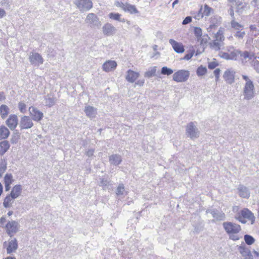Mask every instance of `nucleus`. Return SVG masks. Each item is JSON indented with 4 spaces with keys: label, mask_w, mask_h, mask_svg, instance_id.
I'll use <instances>...</instances> for the list:
<instances>
[{
    "label": "nucleus",
    "mask_w": 259,
    "mask_h": 259,
    "mask_svg": "<svg viewBox=\"0 0 259 259\" xmlns=\"http://www.w3.org/2000/svg\"><path fill=\"white\" fill-rule=\"evenodd\" d=\"M100 182L99 185L102 187L104 190L110 189L111 185L110 181L107 179L101 178L100 179Z\"/></svg>",
    "instance_id": "obj_33"
},
{
    "label": "nucleus",
    "mask_w": 259,
    "mask_h": 259,
    "mask_svg": "<svg viewBox=\"0 0 259 259\" xmlns=\"http://www.w3.org/2000/svg\"><path fill=\"white\" fill-rule=\"evenodd\" d=\"M240 56L243 63H246L247 61H252L254 59H259V57L255 56L253 52L247 51L243 52L240 51Z\"/></svg>",
    "instance_id": "obj_12"
},
{
    "label": "nucleus",
    "mask_w": 259,
    "mask_h": 259,
    "mask_svg": "<svg viewBox=\"0 0 259 259\" xmlns=\"http://www.w3.org/2000/svg\"><path fill=\"white\" fill-rule=\"evenodd\" d=\"M217 26L214 24H211V25H210L209 27L208 28V29L211 30L212 29L214 28Z\"/></svg>",
    "instance_id": "obj_64"
},
{
    "label": "nucleus",
    "mask_w": 259,
    "mask_h": 259,
    "mask_svg": "<svg viewBox=\"0 0 259 259\" xmlns=\"http://www.w3.org/2000/svg\"><path fill=\"white\" fill-rule=\"evenodd\" d=\"M117 66V63L114 61H106L103 65V70L106 72L114 70Z\"/></svg>",
    "instance_id": "obj_20"
},
{
    "label": "nucleus",
    "mask_w": 259,
    "mask_h": 259,
    "mask_svg": "<svg viewBox=\"0 0 259 259\" xmlns=\"http://www.w3.org/2000/svg\"><path fill=\"white\" fill-rule=\"evenodd\" d=\"M193 55L194 52H191L190 53L187 54L184 56L183 59L186 60H189L193 57Z\"/></svg>",
    "instance_id": "obj_57"
},
{
    "label": "nucleus",
    "mask_w": 259,
    "mask_h": 259,
    "mask_svg": "<svg viewBox=\"0 0 259 259\" xmlns=\"http://www.w3.org/2000/svg\"><path fill=\"white\" fill-rule=\"evenodd\" d=\"M169 42L176 53L180 54L184 52L185 49L182 43L179 42L172 39H170Z\"/></svg>",
    "instance_id": "obj_15"
},
{
    "label": "nucleus",
    "mask_w": 259,
    "mask_h": 259,
    "mask_svg": "<svg viewBox=\"0 0 259 259\" xmlns=\"http://www.w3.org/2000/svg\"><path fill=\"white\" fill-rule=\"evenodd\" d=\"M207 72V69L206 67L202 66V65L199 66L197 70V75L199 76L204 75Z\"/></svg>",
    "instance_id": "obj_45"
},
{
    "label": "nucleus",
    "mask_w": 259,
    "mask_h": 259,
    "mask_svg": "<svg viewBox=\"0 0 259 259\" xmlns=\"http://www.w3.org/2000/svg\"><path fill=\"white\" fill-rule=\"evenodd\" d=\"M9 113V108L6 105H2L0 107V113L3 119L5 118Z\"/></svg>",
    "instance_id": "obj_34"
},
{
    "label": "nucleus",
    "mask_w": 259,
    "mask_h": 259,
    "mask_svg": "<svg viewBox=\"0 0 259 259\" xmlns=\"http://www.w3.org/2000/svg\"><path fill=\"white\" fill-rule=\"evenodd\" d=\"M139 76L140 73L139 72L129 69L126 72L125 79L128 82L133 83L137 80Z\"/></svg>",
    "instance_id": "obj_17"
},
{
    "label": "nucleus",
    "mask_w": 259,
    "mask_h": 259,
    "mask_svg": "<svg viewBox=\"0 0 259 259\" xmlns=\"http://www.w3.org/2000/svg\"><path fill=\"white\" fill-rule=\"evenodd\" d=\"M219 56L223 59L226 60H230V57H229V53H226L224 52H220L219 53Z\"/></svg>",
    "instance_id": "obj_51"
},
{
    "label": "nucleus",
    "mask_w": 259,
    "mask_h": 259,
    "mask_svg": "<svg viewBox=\"0 0 259 259\" xmlns=\"http://www.w3.org/2000/svg\"><path fill=\"white\" fill-rule=\"evenodd\" d=\"M210 47L215 50L219 51L221 48V44L219 41L213 40L212 42L209 44Z\"/></svg>",
    "instance_id": "obj_40"
},
{
    "label": "nucleus",
    "mask_w": 259,
    "mask_h": 259,
    "mask_svg": "<svg viewBox=\"0 0 259 259\" xmlns=\"http://www.w3.org/2000/svg\"><path fill=\"white\" fill-rule=\"evenodd\" d=\"M228 51L229 57L231 60H236L238 55H240V50L235 49L233 47H230L229 49H227Z\"/></svg>",
    "instance_id": "obj_25"
},
{
    "label": "nucleus",
    "mask_w": 259,
    "mask_h": 259,
    "mask_svg": "<svg viewBox=\"0 0 259 259\" xmlns=\"http://www.w3.org/2000/svg\"><path fill=\"white\" fill-rule=\"evenodd\" d=\"M230 24L231 27L236 31L242 30L244 28V26L238 22H236L235 19L231 20Z\"/></svg>",
    "instance_id": "obj_37"
},
{
    "label": "nucleus",
    "mask_w": 259,
    "mask_h": 259,
    "mask_svg": "<svg viewBox=\"0 0 259 259\" xmlns=\"http://www.w3.org/2000/svg\"><path fill=\"white\" fill-rule=\"evenodd\" d=\"M157 70L156 66H152L148 69V70L145 72L144 76L145 77L150 78L152 76H155Z\"/></svg>",
    "instance_id": "obj_35"
},
{
    "label": "nucleus",
    "mask_w": 259,
    "mask_h": 259,
    "mask_svg": "<svg viewBox=\"0 0 259 259\" xmlns=\"http://www.w3.org/2000/svg\"><path fill=\"white\" fill-rule=\"evenodd\" d=\"M18 247L17 240L15 238L12 239L9 242V245L7 248V251L8 254L15 251Z\"/></svg>",
    "instance_id": "obj_24"
},
{
    "label": "nucleus",
    "mask_w": 259,
    "mask_h": 259,
    "mask_svg": "<svg viewBox=\"0 0 259 259\" xmlns=\"http://www.w3.org/2000/svg\"><path fill=\"white\" fill-rule=\"evenodd\" d=\"M73 3L81 12H88L93 7L92 0H75Z\"/></svg>",
    "instance_id": "obj_3"
},
{
    "label": "nucleus",
    "mask_w": 259,
    "mask_h": 259,
    "mask_svg": "<svg viewBox=\"0 0 259 259\" xmlns=\"http://www.w3.org/2000/svg\"><path fill=\"white\" fill-rule=\"evenodd\" d=\"M242 218H246L251 221V224H253L255 221V217L254 214L247 208H244L237 214Z\"/></svg>",
    "instance_id": "obj_13"
},
{
    "label": "nucleus",
    "mask_w": 259,
    "mask_h": 259,
    "mask_svg": "<svg viewBox=\"0 0 259 259\" xmlns=\"http://www.w3.org/2000/svg\"><path fill=\"white\" fill-rule=\"evenodd\" d=\"M5 190L6 191H8L10 190V185L11 184H5Z\"/></svg>",
    "instance_id": "obj_62"
},
{
    "label": "nucleus",
    "mask_w": 259,
    "mask_h": 259,
    "mask_svg": "<svg viewBox=\"0 0 259 259\" xmlns=\"http://www.w3.org/2000/svg\"><path fill=\"white\" fill-rule=\"evenodd\" d=\"M7 233L11 236L12 234L16 233L19 228L18 223L15 221L9 222L5 226Z\"/></svg>",
    "instance_id": "obj_11"
},
{
    "label": "nucleus",
    "mask_w": 259,
    "mask_h": 259,
    "mask_svg": "<svg viewBox=\"0 0 259 259\" xmlns=\"http://www.w3.org/2000/svg\"><path fill=\"white\" fill-rule=\"evenodd\" d=\"M124 192V187L123 184H120L118 187L117 188L116 191V194L117 195H122L123 194V192Z\"/></svg>",
    "instance_id": "obj_50"
},
{
    "label": "nucleus",
    "mask_w": 259,
    "mask_h": 259,
    "mask_svg": "<svg viewBox=\"0 0 259 259\" xmlns=\"http://www.w3.org/2000/svg\"><path fill=\"white\" fill-rule=\"evenodd\" d=\"M206 213H210L212 217L218 221L223 220L225 218V214L216 210H207Z\"/></svg>",
    "instance_id": "obj_26"
},
{
    "label": "nucleus",
    "mask_w": 259,
    "mask_h": 259,
    "mask_svg": "<svg viewBox=\"0 0 259 259\" xmlns=\"http://www.w3.org/2000/svg\"><path fill=\"white\" fill-rule=\"evenodd\" d=\"M145 82L144 79H139L135 82L134 87L135 88L137 85L142 87L144 85Z\"/></svg>",
    "instance_id": "obj_55"
},
{
    "label": "nucleus",
    "mask_w": 259,
    "mask_h": 259,
    "mask_svg": "<svg viewBox=\"0 0 259 259\" xmlns=\"http://www.w3.org/2000/svg\"><path fill=\"white\" fill-rule=\"evenodd\" d=\"M33 126V123L32 119L28 116H23L20 120L19 126L21 130H26L32 127Z\"/></svg>",
    "instance_id": "obj_9"
},
{
    "label": "nucleus",
    "mask_w": 259,
    "mask_h": 259,
    "mask_svg": "<svg viewBox=\"0 0 259 259\" xmlns=\"http://www.w3.org/2000/svg\"><path fill=\"white\" fill-rule=\"evenodd\" d=\"M220 72H221V70L219 68H217V69H215L214 71H213V74L215 76L216 81H218L219 80Z\"/></svg>",
    "instance_id": "obj_52"
},
{
    "label": "nucleus",
    "mask_w": 259,
    "mask_h": 259,
    "mask_svg": "<svg viewBox=\"0 0 259 259\" xmlns=\"http://www.w3.org/2000/svg\"><path fill=\"white\" fill-rule=\"evenodd\" d=\"M110 19L121 22H124L125 19L121 18V15L119 13H110L108 15Z\"/></svg>",
    "instance_id": "obj_36"
},
{
    "label": "nucleus",
    "mask_w": 259,
    "mask_h": 259,
    "mask_svg": "<svg viewBox=\"0 0 259 259\" xmlns=\"http://www.w3.org/2000/svg\"><path fill=\"white\" fill-rule=\"evenodd\" d=\"M251 65L255 71L259 73V61L257 59H254L251 61Z\"/></svg>",
    "instance_id": "obj_43"
},
{
    "label": "nucleus",
    "mask_w": 259,
    "mask_h": 259,
    "mask_svg": "<svg viewBox=\"0 0 259 259\" xmlns=\"http://www.w3.org/2000/svg\"><path fill=\"white\" fill-rule=\"evenodd\" d=\"M18 109L22 113H25L27 111V106L23 102H20L18 103Z\"/></svg>",
    "instance_id": "obj_47"
},
{
    "label": "nucleus",
    "mask_w": 259,
    "mask_h": 259,
    "mask_svg": "<svg viewBox=\"0 0 259 259\" xmlns=\"http://www.w3.org/2000/svg\"><path fill=\"white\" fill-rule=\"evenodd\" d=\"M192 21V17L190 16L186 17L183 20L182 24L183 25H186L190 23Z\"/></svg>",
    "instance_id": "obj_54"
},
{
    "label": "nucleus",
    "mask_w": 259,
    "mask_h": 259,
    "mask_svg": "<svg viewBox=\"0 0 259 259\" xmlns=\"http://www.w3.org/2000/svg\"><path fill=\"white\" fill-rule=\"evenodd\" d=\"M6 15V11L3 9L0 8V19L3 18Z\"/></svg>",
    "instance_id": "obj_61"
},
{
    "label": "nucleus",
    "mask_w": 259,
    "mask_h": 259,
    "mask_svg": "<svg viewBox=\"0 0 259 259\" xmlns=\"http://www.w3.org/2000/svg\"><path fill=\"white\" fill-rule=\"evenodd\" d=\"M28 111L32 120L35 121H40L44 117V113L35 107L30 106Z\"/></svg>",
    "instance_id": "obj_8"
},
{
    "label": "nucleus",
    "mask_w": 259,
    "mask_h": 259,
    "mask_svg": "<svg viewBox=\"0 0 259 259\" xmlns=\"http://www.w3.org/2000/svg\"><path fill=\"white\" fill-rule=\"evenodd\" d=\"M116 28L111 24L107 23L102 27V31L104 35L106 36H112L116 32Z\"/></svg>",
    "instance_id": "obj_14"
},
{
    "label": "nucleus",
    "mask_w": 259,
    "mask_h": 259,
    "mask_svg": "<svg viewBox=\"0 0 259 259\" xmlns=\"http://www.w3.org/2000/svg\"><path fill=\"white\" fill-rule=\"evenodd\" d=\"M6 222V218L4 217H2L0 219V226L3 227L5 225Z\"/></svg>",
    "instance_id": "obj_60"
},
{
    "label": "nucleus",
    "mask_w": 259,
    "mask_h": 259,
    "mask_svg": "<svg viewBox=\"0 0 259 259\" xmlns=\"http://www.w3.org/2000/svg\"><path fill=\"white\" fill-rule=\"evenodd\" d=\"M245 35V31L242 30L236 31V33L234 34V36L238 39H243Z\"/></svg>",
    "instance_id": "obj_48"
},
{
    "label": "nucleus",
    "mask_w": 259,
    "mask_h": 259,
    "mask_svg": "<svg viewBox=\"0 0 259 259\" xmlns=\"http://www.w3.org/2000/svg\"><path fill=\"white\" fill-rule=\"evenodd\" d=\"M21 191V186L20 185H16L13 188L10 194L13 196V198H17L20 195Z\"/></svg>",
    "instance_id": "obj_30"
},
{
    "label": "nucleus",
    "mask_w": 259,
    "mask_h": 259,
    "mask_svg": "<svg viewBox=\"0 0 259 259\" xmlns=\"http://www.w3.org/2000/svg\"><path fill=\"white\" fill-rule=\"evenodd\" d=\"M116 6L121 8L124 12H128L131 14L139 13V11L135 5H131L127 2L125 3H118Z\"/></svg>",
    "instance_id": "obj_10"
},
{
    "label": "nucleus",
    "mask_w": 259,
    "mask_h": 259,
    "mask_svg": "<svg viewBox=\"0 0 259 259\" xmlns=\"http://www.w3.org/2000/svg\"><path fill=\"white\" fill-rule=\"evenodd\" d=\"M230 2L235 3L237 6V11L241 12L245 9L247 4L244 2V0H229Z\"/></svg>",
    "instance_id": "obj_28"
},
{
    "label": "nucleus",
    "mask_w": 259,
    "mask_h": 259,
    "mask_svg": "<svg viewBox=\"0 0 259 259\" xmlns=\"http://www.w3.org/2000/svg\"><path fill=\"white\" fill-rule=\"evenodd\" d=\"M218 65V63L215 61H212L208 63V67L210 69L215 68Z\"/></svg>",
    "instance_id": "obj_53"
},
{
    "label": "nucleus",
    "mask_w": 259,
    "mask_h": 259,
    "mask_svg": "<svg viewBox=\"0 0 259 259\" xmlns=\"http://www.w3.org/2000/svg\"><path fill=\"white\" fill-rule=\"evenodd\" d=\"M235 72L230 69L227 70L223 74V78L229 84H232L234 81Z\"/></svg>",
    "instance_id": "obj_21"
},
{
    "label": "nucleus",
    "mask_w": 259,
    "mask_h": 259,
    "mask_svg": "<svg viewBox=\"0 0 259 259\" xmlns=\"http://www.w3.org/2000/svg\"><path fill=\"white\" fill-rule=\"evenodd\" d=\"M94 150L93 149H89L85 153V154L89 157L93 156Z\"/></svg>",
    "instance_id": "obj_58"
},
{
    "label": "nucleus",
    "mask_w": 259,
    "mask_h": 259,
    "mask_svg": "<svg viewBox=\"0 0 259 259\" xmlns=\"http://www.w3.org/2000/svg\"><path fill=\"white\" fill-rule=\"evenodd\" d=\"M228 13H229L230 15L231 16V20H235V18L234 17V11H233V9L232 8H231L229 11H228Z\"/></svg>",
    "instance_id": "obj_59"
},
{
    "label": "nucleus",
    "mask_w": 259,
    "mask_h": 259,
    "mask_svg": "<svg viewBox=\"0 0 259 259\" xmlns=\"http://www.w3.org/2000/svg\"><path fill=\"white\" fill-rule=\"evenodd\" d=\"M213 12V9L209 7L208 5H205L203 8H201L200 10L199 13L198 15V17H201V18L204 16H209Z\"/></svg>",
    "instance_id": "obj_22"
},
{
    "label": "nucleus",
    "mask_w": 259,
    "mask_h": 259,
    "mask_svg": "<svg viewBox=\"0 0 259 259\" xmlns=\"http://www.w3.org/2000/svg\"><path fill=\"white\" fill-rule=\"evenodd\" d=\"M18 117L16 115H11L6 120V124L11 130H14L18 125Z\"/></svg>",
    "instance_id": "obj_16"
},
{
    "label": "nucleus",
    "mask_w": 259,
    "mask_h": 259,
    "mask_svg": "<svg viewBox=\"0 0 259 259\" xmlns=\"http://www.w3.org/2000/svg\"><path fill=\"white\" fill-rule=\"evenodd\" d=\"M45 104L46 106L52 107L55 104V100L53 98H46L45 100Z\"/></svg>",
    "instance_id": "obj_49"
},
{
    "label": "nucleus",
    "mask_w": 259,
    "mask_h": 259,
    "mask_svg": "<svg viewBox=\"0 0 259 259\" xmlns=\"http://www.w3.org/2000/svg\"><path fill=\"white\" fill-rule=\"evenodd\" d=\"M190 76V72L188 70L182 69L180 70L173 74V80L178 82L186 81Z\"/></svg>",
    "instance_id": "obj_6"
},
{
    "label": "nucleus",
    "mask_w": 259,
    "mask_h": 259,
    "mask_svg": "<svg viewBox=\"0 0 259 259\" xmlns=\"http://www.w3.org/2000/svg\"><path fill=\"white\" fill-rule=\"evenodd\" d=\"M15 198H13V196L11 194L7 195L4 201L3 205L5 208L10 207L12 203L14 202Z\"/></svg>",
    "instance_id": "obj_31"
},
{
    "label": "nucleus",
    "mask_w": 259,
    "mask_h": 259,
    "mask_svg": "<svg viewBox=\"0 0 259 259\" xmlns=\"http://www.w3.org/2000/svg\"><path fill=\"white\" fill-rule=\"evenodd\" d=\"M239 250L242 256L245 259H253V256L248 248L240 246L239 247Z\"/></svg>",
    "instance_id": "obj_23"
},
{
    "label": "nucleus",
    "mask_w": 259,
    "mask_h": 259,
    "mask_svg": "<svg viewBox=\"0 0 259 259\" xmlns=\"http://www.w3.org/2000/svg\"><path fill=\"white\" fill-rule=\"evenodd\" d=\"M85 22L91 28H99L101 25L99 18L95 14L92 13L87 15Z\"/></svg>",
    "instance_id": "obj_5"
},
{
    "label": "nucleus",
    "mask_w": 259,
    "mask_h": 259,
    "mask_svg": "<svg viewBox=\"0 0 259 259\" xmlns=\"http://www.w3.org/2000/svg\"><path fill=\"white\" fill-rule=\"evenodd\" d=\"M84 111L86 116L91 119L94 118L97 114V108L90 105L85 106Z\"/></svg>",
    "instance_id": "obj_19"
},
{
    "label": "nucleus",
    "mask_w": 259,
    "mask_h": 259,
    "mask_svg": "<svg viewBox=\"0 0 259 259\" xmlns=\"http://www.w3.org/2000/svg\"><path fill=\"white\" fill-rule=\"evenodd\" d=\"M9 135L10 131L6 126H0V140L7 139Z\"/></svg>",
    "instance_id": "obj_32"
},
{
    "label": "nucleus",
    "mask_w": 259,
    "mask_h": 259,
    "mask_svg": "<svg viewBox=\"0 0 259 259\" xmlns=\"http://www.w3.org/2000/svg\"><path fill=\"white\" fill-rule=\"evenodd\" d=\"M5 99V96L3 93L0 92V102Z\"/></svg>",
    "instance_id": "obj_63"
},
{
    "label": "nucleus",
    "mask_w": 259,
    "mask_h": 259,
    "mask_svg": "<svg viewBox=\"0 0 259 259\" xmlns=\"http://www.w3.org/2000/svg\"><path fill=\"white\" fill-rule=\"evenodd\" d=\"M244 240L246 243L249 245L252 244L255 241L253 237L249 235H244Z\"/></svg>",
    "instance_id": "obj_46"
},
{
    "label": "nucleus",
    "mask_w": 259,
    "mask_h": 259,
    "mask_svg": "<svg viewBox=\"0 0 259 259\" xmlns=\"http://www.w3.org/2000/svg\"><path fill=\"white\" fill-rule=\"evenodd\" d=\"M8 141H3L0 142V155H3L10 148Z\"/></svg>",
    "instance_id": "obj_29"
},
{
    "label": "nucleus",
    "mask_w": 259,
    "mask_h": 259,
    "mask_svg": "<svg viewBox=\"0 0 259 259\" xmlns=\"http://www.w3.org/2000/svg\"><path fill=\"white\" fill-rule=\"evenodd\" d=\"M223 226L226 233L229 235L230 239L234 241L239 239L238 234L241 230L239 225L230 222H226L223 223Z\"/></svg>",
    "instance_id": "obj_2"
},
{
    "label": "nucleus",
    "mask_w": 259,
    "mask_h": 259,
    "mask_svg": "<svg viewBox=\"0 0 259 259\" xmlns=\"http://www.w3.org/2000/svg\"><path fill=\"white\" fill-rule=\"evenodd\" d=\"M7 161L5 158L1 159L0 162V176L2 177L7 169Z\"/></svg>",
    "instance_id": "obj_38"
},
{
    "label": "nucleus",
    "mask_w": 259,
    "mask_h": 259,
    "mask_svg": "<svg viewBox=\"0 0 259 259\" xmlns=\"http://www.w3.org/2000/svg\"><path fill=\"white\" fill-rule=\"evenodd\" d=\"M186 134L188 137L193 140L199 137L200 132L195 122H191L187 124L186 128Z\"/></svg>",
    "instance_id": "obj_4"
},
{
    "label": "nucleus",
    "mask_w": 259,
    "mask_h": 259,
    "mask_svg": "<svg viewBox=\"0 0 259 259\" xmlns=\"http://www.w3.org/2000/svg\"><path fill=\"white\" fill-rule=\"evenodd\" d=\"M13 176L11 174H6L4 177V183L11 184L13 182Z\"/></svg>",
    "instance_id": "obj_44"
},
{
    "label": "nucleus",
    "mask_w": 259,
    "mask_h": 259,
    "mask_svg": "<svg viewBox=\"0 0 259 259\" xmlns=\"http://www.w3.org/2000/svg\"><path fill=\"white\" fill-rule=\"evenodd\" d=\"M30 64L34 66H39L44 62V59L41 55L36 52H31L29 56Z\"/></svg>",
    "instance_id": "obj_7"
},
{
    "label": "nucleus",
    "mask_w": 259,
    "mask_h": 259,
    "mask_svg": "<svg viewBox=\"0 0 259 259\" xmlns=\"http://www.w3.org/2000/svg\"><path fill=\"white\" fill-rule=\"evenodd\" d=\"M238 193L239 196L243 198H248L250 196V191L246 186L239 185L237 188Z\"/></svg>",
    "instance_id": "obj_18"
},
{
    "label": "nucleus",
    "mask_w": 259,
    "mask_h": 259,
    "mask_svg": "<svg viewBox=\"0 0 259 259\" xmlns=\"http://www.w3.org/2000/svg\"><path fill=\"white\" fill-rule=\"evenodd\" d=\"M242 79L245 81L243 89V99L246 100L252 99L255 94L254 85L252 80L249 77L245 74L241 75Z\"/></svg>",
    "instance_id": "obj_1"
},
{
    "label": "nucleus",
    "mask_w": 259,
    "mask_h": 259,
    "mask_svg": "<svg viewBox=\"0 0 259 259\" xmlns=\"http://www.w3.org/2000/svg\"><path fill=\"white\" fill-rule=\"evenodd\" d=\"M235 218L242 224H245L247 222L245 220L246 218H242L237 215L235 217Z\"/></svg>",
    "instance_id": "obj_56"
},
{
    "label": "nucleus",
    "mask_w": 259,
    "mask_h": 259,
    "mask_svg": "<svg viewBox=\"0 0 259 259\" xmlns=\"http://www.w3.org/2000/svg\"><path fill=\"white\" fill-rule=\"evenodd\" d=\"M174 72V71L171 68H168L166 66L162 67L161 70V74L163 75H169Z\"/></svg>",
    "instance_id": "obj_41"
},
{
    "label": "nucleus",
    "mask_w": 259,
    "mask_h": 259,
    "mask_svg": "<svg viewBox=\"0 0 259 259\" xmlns=\"http://www.w3.org/2000/svg\"><path fill=\"white\" fill-rule=\"evenodd\" d=\"M215 40L221 41L224 39V36L223 35V29L220 28L218 31L214 35Z\"/></svg>",
    "instance_id": "obj_39"
},
{
    "label": "nucleus",
    "mask_w": 259,
    "mask_h": 259,
    "mask_svg": "<svg viewBox=\"0 0 259 259\" xmlns=\"http://www.w3.org/2000/svg\"><path fill=\"white\" fill-rule=\"evenodd\" d=\"M109 160L111 164L118 165L122 161V158L120 155L112 154L109 156Z\"/></svg>",
    "instance_id": "obj_27"
},
{
    "label": "nucleus",
    "mask_w": 259,
    "mask_h": 259,
    "mask_svg": "<svg viewBox=\"0 0 259 259\" xmlns=\"http://www.w3.org/2000/svg\"><path fill=\"white\" fill-rule=\"evenodd\" d=\"M194 33L195 36L197 38L198 41H199L202 35V30L200 27H195L194 30Z\"/></svg>",
    "instance_id": "obj_42"
}]
</instances>
